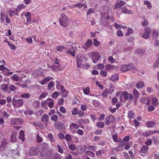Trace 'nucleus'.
I'll use <instances>...</instances> for the list:
<instances>
[{"label":"nucleus","instance_id":"nucleus-1","mask_svg":"<svg viewBox=\"0 0 159 159\" xmlns=\"http://www.w3.org/2000/svg\"><path fill=\"white\" fill-rule=\"evenodd\" d=\"M88 55L92 59L94 63H96L101 57L100 54L97 52H92L88 53Z\"/></svg>","mask_w":159,"mask_h":159},{"label":"nucleus","instance_id":"nucleus-2","mask_svg":"<svg viewBox=\"0 0 159 159\" xmlns=\"http://www.w3.org/2000/svg\"><path fill=\"white\" fill-rule=\"evenodd\" d=\"M69 20L68 16L64 13L61 14V16L59 19V21L61 25L65 27L68 25Z\"/></svg>","mask_w":159,"mask_h":159},{"label":"nucleus","instance_id":"nucleus-3","mask_svg":"<svg viewBox=\"0 0 159 159\" xmlns=\"http://www.w3.org/2000/svg\"><path fill=\"white\" fill-rule=\"evenodd\" d=\"M16 96L15 95L12 98V104L15 108L20 107L22 106L24 101L22 99H16Z\"/></svg>","mask_w":159,"mask_h":159},{"label":"nucleus","instance_id":"nucleus-4","mask_svg":"<svg viewBox=\"0 0 159 159\" xmlns=\"http://www.w3.org/2000/svg\"><path fill=\"white\" fill-rule=\"evenodd\" d=\"M134 65L131 63L127 65L124 64L121 65V70L122 71L125 72L134 68Z\"/></svg>","mask_w":159,"mask_h":159},{"label":"nucleus","instance_id":"nucleus-5","mask_svg":"<svg viewBox=\"0 0 159 159\" xmlns=\"http://www.w3.org/2000/svg\"><path fill=\"white\" fill-rule=\"evenodd\" d=\"M123 96L125 100L132 101L133 99V95L132 94L129 93L127 91L123 93Z\"/></svg>","mask_w":159,"mask_h":159},{"label":"nucleus","instance_id":"nucleus-6","mask_svg":"<svg viewBox=\"0 0 159 159\" xmlns=\"http://www.w3.org/2000/svg\"><path fill=\"white\" fill-rule=\"evenodd\" d=\"M43 75V72L39 70H35L32 74V76L35 78H37Z\"/></svg>","mask_w":159,"mask_h":159},{"label":"nucleus","instance_id":"nucleus-7","mask_svg":"<svg viewBox=\"0 0 159 159\" xmlns=\"http://www.w3.org/2000/svg\"><path fill=\"white\" fill-rule=\"evenodd\" d=\"M115 119L113 116L109 115L105 118V122L107 125L110 124V123H113L115 122Z\"/></svg>","mask_w":159,"mask_h":159},{"label":"nucleus","instance_id":"nucleus-8","mask_svg":"<svg viewBox=\"0 0 159 159\" xmlns=\"http://www.w3.org/2000/svg\"><path fill=\"white\" fill-rule=\"evenodd\" d=\"M22 119L20 118L12 119L11 121V124L12 125H17L22 124Z\"/></svg>","mask_w":159,"mask_h":159},{"label":"nucleus","instance_id":"nucleus-9","mask_svg":"<svg viewBox=\"0 0 159 159\" xmlns=\"http://www.w3.org/2000/svg\"><path fill=\"white\" fill-rule=\"evenodd\" d=\"M39 148L38 147H33L29 150V154L30 155H35L37 154L38 152Z\"/></svg>","mask_w":159,"mask_h":159},{"label":"nucleus","instance_id":"nucleus-10","mask_svg":"<svg viewBox=\"0 0 159 159\" xmlns=\"http://www.w3.org/2000/svg\"><path fill=\"white\" fill-rule=\"evenodd\" d=\"M145 32L142 34V37L144 39H148L151 33V30L150 29L146 27L145 29Z\"/></svg>","mask_w":159,"mask_h":159},{"label":"nucleus","instance_id":"nucleus-11","mask_svg":"<svg viewBox=\"0 0 159 159\" xmlns=\"http://www.w3.org/2000/svg\"><path fill=\"white\" fill-rule=\"evenodd\" d=\"M77 60V67L79 68L82 65V61L83 59L81 57V54H79L76 56Z\"/></svg>","mask_w":159,"mask_h":159},{"label":"nucleus","instance_id":"nucleus-12","mask_svg":"<svg viewBox=\"0 0 159 159\" xmlns=\"http://www.w3.org/2000/svg\"><path fill=\"white\" fill-rule=\"evenodd\" d=\"M54 126L58 129H61L65 128V126L63 123L58 121L54 123Z\"/></svg>","mask_w":159,"mask_h":159},{"label":"nucleus","instance_id":"nucleus-13","mask_svg":"<svg viewBox=\"0 0 159 159\" xmlns=\"http://www.w3.org/2000/svg\"><path fill=\"white\" fill-rule=\"evenodd\" d=\"M86 147L84 145H82L79 146L77 148V152L79 153L83 154L86 150Z\"/></svg>","mask_w":159,"mask_h":159},{"label":"nucleus","instance_id":"nucleus-14","mask_svg":"<svg viewBox=\"0 0 159 159\" xmlns=\"http://www.w3.org/2000/svg\"><path fill=\"white\" fill-rule=\"evenodd\" d=\"M48 119L49 116L46 114L43 115L42 117L41 120L44 122L46 126H47L48 125Z\"/></svg>","mask_w":159,"mask_h":159},{"label":"nucleus","instance_id":"nucleus-15","mask_svg":"<svg viewBox=\"0 0 159 159\" xmlns=\"http://www.w3.org/2000/svg\"><path fill=\"white\" fill-rule=\"evenodd\" d=\"M140 101L141 102L146 104H148L150 102V100L147 97H142L140 99Z\"/></svg>","mask_w":159,"mask_h":159},{"label":"nucleus","instance_id":"nucleus-16","mask_svg":"<svg viewBox=\"0 0 159 159\" xmlns=\"http://www.w3.org/2000/svg\"><path fill=\"white\" fill-rule=\"evenodd\" d=\"M125 4V2L124 1L120 0V1L118 2H117L116 3V4L114 7V8L116 9H118L122 6L124 5Z\"/></svg>","mask_w":159,"mask_h":159},{"label":"nucleus","instance_id":"nucleus-17","mask_svg":"<svg viewBox=\"0 0 159 159\" xmlns=\"http://www.w3.org/2000/svg\"><path fill=\"white\" fill-rule=\"evenodd\" d=\"M92 45V41L91 39H88L87 41L85 42L84 46V48L87 49L90 48Z\"/></svg>","mask_w":159,"mask_h":159},{"label":"nucleus","instance_id":"nucleus-18","mask_svg":"<svg viewBox=\"0 0 159 159\" xmlns=\"http://www.w3.org/2000/svg\"><path fill=\"white\" fill-rule=\"evenodd\" d=\"M60 90H61V94L62 95V96L64 98L67 97L68 95V93L66 91L64 86L62 85L60 86Z\"/></svg>","mask_w":159,"mask_h":159},{"label":"nucleus","instance_id":"nucleus-19","mask_svg":"<svg viewBox=\"0 0 159 159\" xmlns=\"http://www.w3.org/2000/svg\"><path fill=\"white\" fill-rule=\"evenodd\" d=\"M47 101H49L47 103V105L50 108H52L53 107L54 102V100L53 99L51 98H48L47 99Z\"/></svg>","mask_w":159,"mask_h":159},{"label":"nucleus","instance_id":"nucleus-20","mask_svg":"<svg viewBox=\"0 0 159 159\" xmlns=\"http://www.w3.org/2000/svg\"><path fill=\"white\" fill-rule=\"evenodd\" d=\"M1 88L4 92L7 91L8 93H11L10 92L8 91V85L7 84H2L1 85Z\"/></svg>","mask_w":159,"mask_h":159},{"label":"nucleus","instance_id":"nucleus-21","mask_svg":"<svg viewBox=\"0 0 159 159\" xmlns=\"http://www.w3.org/2000/svg\"><path fill=\"white\" fill-rule=\"evenodd\" d=\"M156 56L157 59L153 65V67L154 68H156L159 66V53H157Z\"/></svg>","mask_w":159,"mask_h":159},{"label":"nucleus","instance_id":"nucleus-22","mask_svg":"<svg viewBox=\"0 0 159 159\" xmlns=\"http://www.w3.org/2000/svg\"><path fill=\"white\" fill-rule=\"evenodd\" d=\"M121 10L123 13L126 14H133L132 11L128 10L125 7H123L121 8Z\"/></svg>","mask_w":159,"mask_h":159},{"label":"nucleus","instance_id":"nucleus-23","mask_svg":"<svg viewBox=\"0 0 159 159\" xmlns=\"http://www.w3.org/2000/svg\"><path fill=\"white\" fill-rule=\"evenodd\" d=\"M144 86V84L143 81H140L136 84V87L138 89L142 88H143Z\"/></svg>","mask_w":159,"mask_h":159},{"label":"nucleus","instance_id":"nucleus-24","mask_svg":"<svg viewBox=\"0 0 159 159\" xmlns=\"http://www.w3.org/2000/svg\"><path fill=\"white\" fill-rule=\"evenodd\" d=\"M19 139L24 141L25 140L24 138V132L22 130H20L19 132Z\"/></svg>","mask_w":159,"mask_h":159},{"label":"nucleus","instance_id":"nucleus-25","mask_svg":"<svg viewBox=\"0 0 159 159\" xmlns=\"http://www.w3.org/2000/svg\"><path fill=\"white\" fill-rule=\"evenodd\" d=\"M155 123L154 122L148 121L146 123V126L148 128H152L155 126Z\"/></svg>","mask_w":159,"mask_h":159},{"label":"nucleus","instance_id":"nucleus-26","mask_svg":"<svg viewBox=\"0 0 159 159\" xmlns=\"http://www.w3.org/2000/svg\"><path fill=\"white\" fill-rule=\"evenodd\" d=\"M110 80L113 81L118 80H119V77L117 74H115L112 75L110 78Z\"/></svg>","mask_w":159,"mask_h":159},{"label":"nucleus","instance_id":"nucleus-27","mask_svg":"<svg viewBox=\"0 0 159 159\" xmlns=\"http://www.w3.org/2000/svg\"><path fill=\"white\" fill-rule=\"evenodd\" d=\"M158 31L157 30H154L152 32V34L153 36V39L154 40H156L158 36Z\"/></svg>","mask_w":159,"mask_h":159},{"label":"nucleus","instance_id":"nucleus-28","mask_svg":"<svg viewBox=\"0 0 159 159\" xmlns=\"http://www.w3.org/2000/svg\"><path fill=\"white\" fill-rule=\"evenodd\" d=\"M135 116V114L134 112L132 111H130L128 112V117L130 119H134Z\"/></svg>","mask_w":159,"mask_h":159},{"label":"nucleus","instance_id":"nucleus-29","mask_svg":"<svg viewBox=\"0 0 159 159\" xmlns=\"http://www.w3.org/2000/svg\"><path fill=\"white\" fill-rule=\"evenodd\" d=\"M85 155L88 156L90 157H94L95 156V154L93 152L90 151H87L85 153Z\"/></svg>","mask_w":159,"mask_h":159},{"label":"nucleus","instance_id":"nucleus-30","mask_svg":"<svg viewBox=\"0 0 159 159\" xmlns=\"http://www.w3.org/2000/svg\"><path fill=\"white\" fill-rule=\"evenodd\" d=\"M18 14V11H17L16 9H15L14 10H11L9 11V14L10 16H11L13 15H17Z\"/></svg>","mask_w":159,"mask_h":159},{"label":"nucleus","instance_id":"nucleus-31","mask_svg":"<svg viewBox=\"0 0 159 159\" xmlns=\"http://www.w3.org/2000/svg\"><path fill=\"white\" fill-rule=\"evenodd\" d=\"M26 19V21L28 22H30L31 20V13L29 11L27 12L25 15Z\"/></svg>","mask_w":159,"mask_h":159},{"label":"nucleus","instance_id":"nucleus-32","mask_svg":"<svg viewBox=\"0 0 159 159\" xmlns=\"http://www.w3.org/2000/svg\"><path fill=\"white\" fill-rule=\"evenodd\" d=\"M67 48L66 47L57 45L56 46V50L59 52H61L65 50H66Z\"/></svg>","mask_w":159,"mask_h":159},{"label":"nucleus","instance_id":"nucleus-33","mask_svg":"<svg viewBox=\"0 0 159 159\" xmlns=\"http://www.w3.org/2000/svg\"><path fill=\"white\" fill-rule=\"evenodd\" d=\"M118 134L117 133H115L114 134H112V136L113 141L115 142L119 143L120 140H118L117 138Z\"/></svg>","mask_w":159,"mask_h":159},{"label":"nucleus","instance_id":"nucleus-34","mask_svg":"<svg viewBox=\"0 0 159 159\" xmlns=\"http://www.w3.org/2000/svg\"><path fill=\"white\" fill-rule=\"evenodd\" d=\"M148 147L146 145H144L141 148V152L143 153L146 152L148 150Z\"/></svg>","mask_w":159,"mask_h":159},{"label":"nucleus","instance_id":"nucleus-35","mask_svg":"<svg viewBox=\"0 0 159 159\" xmlns=\"http://www.w3.org/2000/svg\"><path fill=\"white\" fill-rule=\"evenodd\" d=\"M55 83L54 81H51L50 82L48 85L47 89H51L52 87L54 85Z\"/></svg>","mask_w":159,"mask_h":159},{"label":"nucleus","instance_id":"nucleus-36","mask_svg":"<svg viewBox=\"0 0 159 159\" xmlns=\"http://www.w3.org/2000/svg\"><path fill=\"white\" fill-rule=\"evenodd\" d=\"M133 93L134 94V97L135 98H137L139 97V92L135 89H134L133 90Z\"/></svg>","mask_w":159,"mask_h":159},{"label":"nucleus","instance_id":"nucleus-37","mask_svg":"<svg viewBox=\"0 0 159 159\" xmlns=\"http://www.w3.org/2000/svg\"><path fill=\"white\" fill-rule=\"evenodd\" d=\"M26 6L24 5L23 4H21L19 5L17 7L16 9L18 12L19 11L21 10L22 9L25 8Z\"/></svg>","mask_w":159,"mask_h":159},{"label":"nucleus","instance_id":"nucleus-38","mask_svg":"<svg viewBox=\"0 0 159 159\" xmlns=\"http://www.w3.org/2000/svg\"><path fill=\"white\" fill-rule=\"evenodd\" d=\"M108 20L106 19H102L100 22L101 25L102 26H106L108 23Z\"/></svg>","mask_w":159,"mask_h":159},{"label":"nucleus","instance_id":"nucleus-39","mask_svg":"<svg viewBox=\"0 0 159 159\" xmlns=\"http://www.w3.org/2000/svg\"><path fill=\"white\" fill-rule=\"evenodd\" d=\"M105 124L103 122H98L97 123L96 125L98 127L102 128L104 127Z\"/></svg>","mask_w":159,"mask_h":159},{"label":"nucleus","instance_id":"nucleus-40","mask_svg":"<svg viewBox=\"0 0 159 159\" xmlns=\"http://www.w3.org/2000/svg\"><path fill=\"white\" fill-rule=\"evenodd\" d=\"M152 104L153 106H157L158 103V99L156 98H153L152 100Z\"/></svg>","mask_w":159,"mask_h":159},{"label":"nucleus","instance_id":"nucleus-41","mask_svg":"<svg viewBox=\"0 0 159 159\" xmlns=\"http://www.w3.org/2000/svg\"><path fill=\"white\" fill-rule=\"evenodd\" d=\"M16 89V87L13 84H11L9 86H8V91H13Z\"/></svg>","mask_w":159,"mask_h":159},{"label":"nucleus","instance_id":"nucleus-42","mask_svg":"<svg viewBox=\"0 0 159 159\" xmlns=\"http://www.w3.org/2000/svg\"><path fill=\"white\" fill-rule=\"evenodd\" d=\"M79 113V110L76 108H74L72 111V114L73 116H75L78 114Z\"/></svg>","mask_w":159,"mask_h":159},{"label":"nucleus","instance_id":"nucleus-43","mask_svg":"<svg viewBox=\"0 0 159 159\" xmlns=\"http://www.w3.org/2000/svg\"><path fill=\"white\" fill-rule=\"evenodd\" d=\"M136 52L138 54L142 55L144 53L145 51L143 49H138L136 50Z\"/></svg>","mask_w":159,"mask_h":159},{"label":"nucleus","instance_id":"nucleus-44","mask_svg":"<svg viewBox=\"0 0 159 159\" xmlns=\"http://www.w3.org/2000/svg\"><path fill=\"white\" fill-rule=\"evenodd\" d=\"M48 95V93H42L39 97V100H42L43 98H44Z\"/></svg>","mask_w":159,"mask_h":159},{"label":"nucleus","instance_id":"nucleus-45","mask_svg":"<svg viewBox=\"0 0 159 159\" xmlns=\"http://www.w3.org/2000/svg\"><path fill=\"white\" fill-rule=\"evenodd\" d=\"M11 79L12 80L17 81L19 79L18 77L15 74L11 77Z\"/></svg>","mask_w":159,"mask_h":159},{"label":"nucleus","instance_id":"nucleus-46","mask_svg":"<svg viewBox=\"0 0 159 159\" xmlns=\"http://www.w3.org/2000/svg\"><path fill=\"white\" fill-rule=\"evenodd\" d=\"M66 53L67 54H70L74 57H75V51L73 50H69V51H66Z\"/></svg>","mask_w":159,"mask_h":159},{"label":"nucleus","instance_id":"nucleus-47","mask_svg":"<svg viewBox=\"0 0 159 159\" xmlns=\"http://www.w3.org/2000/svg\"><path fill=\"white\" fill-rule=\"evenodd\" d=\"M64 138L65 140L67 141H70L72 139L71 135L69 134H66Z\"/></svg>","mask_w":159,"mask_h":159},{"label":"nucleus","instance_id":"nucleus-48","mask_svg":"<svg viewBox=\"0 0 159 159\" xmlns=\"http://www.w3.org/2000/svg\"><path fill=\"white\" fill-rule=\"evenodd\" d=\"M60 95L59 93L57 91H55L53 93L52 95V97L54 98H57Z\"/></svg>","mask_w":159,"mask_h":159},{"label":"nucleus","instance_id":"nucleus-49","mask_svg":"<svg viewBox=\"0 0 159 159\" xmlns=\"http://www.w3.org/2000/svg\"><path fill=\"white\" fill-rule=\"evenodd\" d=\"M71 126L76 129H78L79 127V126L78 125L76 124L73 122H72L71 123L70 125V127Z\"/></svg>","mask_w":159,"mask_h":159},{"label":"nucleus","instance_id":"nucleus-50","mask_svg":"<svg viewBox=\"0 0 159 159\" xmlns=\"http://www.w3.org/2000/svg\"><path fill=\"white\" fill-rule=\"evenodd\" d=\"M39 102L37 100L34 101L33 103V105L35 108H38L39 106Z\"/></svg>","mask_w":159,"mask_h":159},{"label":"nucleus","instance_id":"nucleus-51","mask_svg":"<svg viewBox=\"0 0 159 159\" xmlns=\"http://www.w3.org/2000/svg\"><path fill=\"white\" fill-rule=\"evenodd\" d=\"M97 147L96 146H89L88 148L87 149L89 150H91L93 151H94L96 149Z\"/></svg>","mask_w":159,"mask_h":159},{"label":"nucleus","instance_id":"nucleus-52","mask_svg":"<svg viewBox=\"0 0 159 159\" xmlns=\"http://www.w3.org/2000/svg\"><path fill=\"white\" fill-rule=\"evenodd\" d=\"M25 39L27 43L29 44H31L33 42V40L31 36H29L25 38Z\"/></svg>","mask_w":159,"mask_h":159},{"label":"nucleus","instance_id":"nucleus-53","mask_svg":"<svg viewBox=\"0 0 159 159\" xmlns=\"http://www.w3.org/2000/svg\"><path fill=\"white\" fill-rule=\"evenodd\" d=\"M7 139L2 140V141L1 147L4 148V146L7 144Z\"/></svg>","mask_w":159,"mask_h":159},{"label":"nucleus","instance_id":"nucleus-54","mask_svg":"<svg viewBox=\"0 0 159 159\" xmlns=\"http://www.w3.org/2000/svg\"><path fill=\"white\" fill-rule=\"evenodd\" d=\"M58 119V117L56 115H54L51 117V120L52 121H56Z\"/></svg>","mask_w":159,"mask_h":159},{"label":"nucleus","instance_id":"nucleus-55","mask_svg":"<svg viewBox=\"0 0 159 159\" xmlns=\"http://www.w3.org/2000/svg\"><path fill=\"white\" fill-rule=\"evenodd\" d=\"M90 88L89 86L86 87L85 89L83 90L84 93L85 94H88L90 92Z\"/></svg>","mask_w":159,"mask_h":159},{"label":"nucleus","instance_id":"nucleus-56","mask_svg":"<svg viewBox=\"0 0 159 159\" xmlns=\"http://www.w3.org/2000/svg\"><path fill=\"white\" fill-rule=\"evenodd\" d=\"M69 148L72 151L75 150L76 148V147L75 144H71L68 145Z\"/></svg>","mask_w":159,"mask_h":159},{"label":"nucleus","instance_id":"nucleus-57","mask_svg":"<svg viewBox=\"0 0 159 159\" xmlns=\"http://www.w3.org/2000/svg\"><path fill=\"white\" fill-rule=\"evenodd\" d=\"M133 33V31L131 29L128 28L127 30V32L125 34L126 36H129Z\"/></svg>","mask_w":159,"mask_h":159},{"label":"nucleus","instance_id":"nucleus-58","mask_svg":"<svg viewBox=\"0 0 159 159\" xmlns=\"http://www.w3.org/2000/svg\"><path fill=\"white\" fill-rule=\"evenodd\" d=\"M59 111L61 113L65 114L66 112V111L65 108L63 106H61L59 108Z\"/></svg>","mask_w":159,"mask_h":159},{"label":"nucleus","instance_id":"nucleus-59","mask_svg":"<svg viewBox=\"0 0 159 159\" xmlns=\"http://www.w3.org/2000/svg\"><path fill=\"white\" fill-rule=\"evenodd\" d=\"M16 136L15 135L13 134L11 135V141L12 142H15L16 140Z\"/></svg>","mask_w":159,"mask_h":159},{"label":"nucleus","instance_id":"nucleus-60","mask_svg":"<svg viewBox=\"0 0 159 159\" xmlns=\"http://www.w3.org/2000/svg\"><path fill=\"white\" fill-rule=\"evenodd\" d=\"M46 83L48 82L50 80H54V78L51 76H48L45 77L44 78Z\"/></svg>","mask_w":159,"mask_h":159},{"label":"nucleus","instance_id":"nucleus-61","mask_svg":"<svg viewBox=\"0 0 159 159\" xmlns=\"http://www.w3.org/2000/svg\"><path fill=\"white\" fill-rule=\"evenodd\" d=\"M57 147L58 148V150L59 152L61 153H63V150L60 145L57 144Z\"/></svg>","mask_w":159,"mask_h":159},{"label":"nucleus","instance_id":"nucleus-62","mask_svg":"<svg viewBox=\"0 0 159 159\" xmlns=\"http://www.w3.org/2000/svg\"><path fill=\"white\" fill-rule=\"evenodd\" d=\"M114 67L112 65L109 64L106 66V69L108 70H110L113 69Z\"/></svg>","mask_w":159,"mask_h":159},{"label":"nucleus","instance_id":"nucleus-63","mask_svg":"<svg viewBox=\"0 0 159 159\" xmlns=\"http://www.w3.org/2000/svg\"><path fill=\"white\" fill-rule=\"evenodd\" d=\"M100 74L102 76L106 77L107 76V71L104 70H102L101 71Z\"/></svg>","mask_w":159,"mask_h":159},{"label":"nucleus","instance_id":"nucleus-64","mask_svg":"<svg viewBox=\"0 0 159 159\" xmlns=\"http://www.w3.org/2000/svg\"><path fill=\"white\" fill-rule=\"evenodd\" d=\"M97 67L98 69L102 70L104 68L105 66L103 64L100 63L98 65Z\"/></svg>","mask_w":159,"mask_h":159}]
</instances>
